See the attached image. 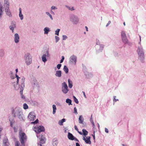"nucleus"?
<instances>
[{"instance_id":"obj_1","label":"nucleus","mask_w":146,"mask_h":146,"mask_svg":"<svg viewBox=\"0 0 146 146\" xmlns=\"http://www.w3.org/2000/svg\"><path fill=\"white\" fill-rule=\"evenodd\" d=\"M19 140L21 146H25V143L27 141V137L25 133L21 131L19 132Z\"/></svg>"},{"instance_id":"obj_2","label":"nucleus","mask_w":146,"mask_h":146,"mask_svg":"<svg viewBox=\"0 0 146 146\" xmlns=\"http://www.w3.org/2000/svg\"><path fill=\"white\" fill-rule=\"evenodd\" d=\"M24 60L26 65H30L32 62V56L31 54L29 53L25 54L24 55Z\"/></svg>"},{"instance_id":"obj_3","label":"nucleus","mask_w":146,"mask_h":146,"mask_svg":"<svg viewBox=\"0 0 146 146\" xmlns=\"http://www.w3.org/2000/svg\"><path fill=\"white\" fill-rule=\"evenodd\" d=\"M69 20L73 24L76 25L79 23V19L77 16L74 14H71L70 16Z\"/></svg>"},{"instance_id":"obj_4","label":"nucleus","mask_w":146,"mask_h":146,"mask_svg":"<svg viewBox=\"0 0 146 146\" xmlns=\"http://www.w3.org/2000/svg\"><path fill=\"white\" fill-rule=\"evenodd\" d=\"M22 112V109L19 107H17L12 110V112L13 116L16 117Z\"/></svg>"},{"instance_id":"obj_5","label":"nucleus","mask_w":146,"mask_h":146,"mask_svg":"<svg viewBox=\"0 0 146 146\" xmlns=\"http://www.w3.org/2000/svg\"><path fill=\"white\" fill-rule=\"evenodd\" d=\"M121 37L122 42L125 44L129 43V41L127 38L126 32L124 31H122L121 33Z\"/></svg>"},{"instance_id":"obj_6","label":"nucleus","mask_w":146,"mask_h":146,"mask_svg":"<svg viewBox=\"0 0 146 146\" xmlns=\"http://www.w3.org/2000/svg\"><path fill=\"white\" fill-rule=\"evenodd\" d=\"M50 55L48 50L44 52L41 56L42 61L44 63L47 61V58L50 56Z\"/></svg>"},{"instance_id":"obj_7","label":"nucleus","mask_w":146,"mask_h":146,"mask_svg":"<svg viewBox=\"0 0 146 146\" xmlns=\"http://www.w3.org/2000/svg\"><path fill=\"white\" fill-rule=\"evenodd\" d=\"M77 57L74 54L71 55L69 58V62L72 65H75L77 62Z\"/></svg>"},{"instance_id":"obj_8","label":"nucleus","mask_w":146,"mask_h":146,"mask_svg":"<svg viewBox=\"0 0 146 146\" xmlns=\"http://www.w3.org/2000/svg\"><path fill=\"white\" fill-rule=\"evenodd\" d=\"M33 130L36 133V135H38V133L44 131V127L42 126H35L33 128Z\"/></svg>"},{"instance_id":"obj_9","label":"nucleus","mask_w":146,"mask_h":146,"mask_svg":"<svg viewBox=\"0 0 146 146\" xmlns=\"http://www.w3.org/2000/svg\"><path fill=\"white\" fill-rule=\"evenodd\" d=\"M62 91L65 94L67 93L69 91L67 84L65 82H64L62 84Z\"/></svg>"},{"instance_id":"obj_10","label":"nucleus","mask_w":146,"mask_h":146,"mask_svg":"<svg viewBox=\"0 0 146 146\" xmlns=\"http://www.w3.org/2000/svg\"><path fill=\"white\" fill-rule=\"evenodd\" d=\"M36 136L38 138L40 143V144H38V146H42V145L41 144H44L45 143L46 141V139L45 138V137L42 135H36Z\"/></svg>"},{"instance_id":"obj_11","label":"nucleus","mask_w":146,"mask_h":146,"mask_svg":"<svg viewBox=\"0 0 146 146\" xmlns=\"http://www.w3.org/2000/svg\"><path fill=\"white\" fill-rule=\"evenodd\" d=\"M36 118V115L34 111L30 112L28 116V119L30 121H34Z\"/></svg>"},{"instance_id":"obj_12","label":"nucleus","mask_w":146,"mask_h":146,"mask_svg":"<svg viewBox=\"0 0 146 146\" xmlns=\"http://www.w3.org/2000/svg\"><path fill=\"white\" fill-rule=\"evenodd\" d=\"M104 46V45L103 44H100L99 46H96V52L99 53L102 52Z\"/></svg>"},{"instance_id":"obj_13","label":"nucleus","mask_w":146,"mask_h":146,"mask_svg":"<svg viewBox=\"0 0 146 146\" xmlns=\"http://www.w3.org/2000/svg\"><path fill=\"white\" fill-rule=\"evenodd\" d=\"M16 28V22L14 21H11V25L9 26V28L12 31L13 33L14 32V29Z\"/></svg>"},{"instance_id":"obj_14","label":"nucleus","mask_w":146,"mask_h":146,"mask_svg":"<svg viewBox=\"0 0 146 146\" xmlns=\"http://www.w3.org/2000/svg\"><path fill=\"white\" fill-rule=\"evenodd\" d=\"M16 77L17 78V82H14L13 84V86L15 90H17L19 88V85L18 84L19 79L20 78L16 74Z\"/></svg>"},{"instance_id":"obj_15","label":"nucleus","mask_w":146,"mask_h":146,"mask_svg":"<svg viewBox=\"0 0 146 146\" xmlns=\"http://www.w3.org/2000/svg\"><path fill=\"white\" fill-rule=\"evenodd\" d=\"M83 139L85 143L87 144L90 145L91 143V137L90 136L83 137Z\"/></svg>"},{"instance_id":"obj_16","label":"nucleus","mask_w":146,"mask_h":146,"mask_svg":"<svg viewBox=\"0 0 146 146\" xmlns=\"http://www.w3.org/2000/svg\"><path fill=\"white\" fill-rule=\"evenodd\" d=\"M14 40L16 44H18L19 42L20 37L19 35L17 33H16L14 35Z\"/></svg>"},{"instance_id":"obj_17","label":"nucleus","mask_w":146,"mask_h":146,"mask_svg":"<svg viewBox=\"0 0 146 146\" xmlns=\"http://www.w3.org/2000/svg\"><path fill=\"white\" fill-rule=\"evenodd\" d=\"M137 52L138 54L145 53L144 50L143 46H137Z\"/></svg>"},{"instance_id":"obj_18","label":"nucleus","mask_w":146,"mask_h":146,"mask_svg":"<svg viewBox=\"0 0 146 146\" xmlns=\"http://www.w3.org/2000/svg\"><path fill=\"white\" fill-rule=\"evenodd\" d=\"M31 85L33 88L37 87L38 82L36 79H33L31 81Z\"/></svg>"},{"instance_id":"obj_19","label":"nucleus","mask_w":146,"mask_h":146,"mask_svg":"<svg viewBox=\"0 0 146 146\" xmlns=\"http://www.w3.org/2000/svg\"><path fill=\"white\" fill-rule=\"evenodd\" d=\"M138 59L141 62H143L145 59V53L138 54Z\"/></svg>"},{"instance_id":"obj_20","label":"nucleus","mask_w":146,"mask_h":146,"mask_svg":"<svg viewBox=\"0 0 146 146\" xmlns=\"http://www.w3.org/2000/svg\"><path fill=\"white\" fill-rule=\"evenodd\" d=\"M25 78L24 77L22 78L21 79V83L20 90H24L25 88Z\"/></svg>"},{"instance_id":"obj_21","label":"nucleus","mask_w":146,"mask_h":146,"mask_svg":"<svg viewBox=\"0 0 146 146\" xmlns=\"http://www.w3.org/2000/svg\"><path fill=\"white\" fill-rule=\"evenodd\" d=\"M17 117L21 121H23L25 120V117L23 114V112Z\"/></svg>"},{"instance_id":"obj_22","label":"nucleus","mask_w":146,"mask_h":146,"mask_svg":"<svg viewBox=\"0 0 146 146\" xmlns=\"http://www.w3.org/2000/svg\"><path fill=\"white\" fill-rule=\"evenodd\" d=\"M5 11L6 13V14L8 15L9 17H11L12 15L10 11L9 7L7 8V9H5Z\"/></svg>"},{"instance_id":"obj_23","label":"nucleus","mask_w":146,"mask_h":146,"mask_svg":"<svg viewBox=\"0 0 146 146\" xmlns=\"http://www.w3.org/2000/svg\"><path fill=\"white\" fill-rule=\"evenodd\" d=\"M4 10L3 6L2 5L0 4V19H1L3 15Z\"/></svg>"},{"instance_id":"obj_24","label":"nucleus","mask_w":146,"mask_h":146,"mask_svg":"<svg viewBox=\"0 0 146 146\" xmlns=\"http://www.w3.org/2000/svg\"><path fill=\"white\" fill-rule=\"evenodd\" d=\"M55 76L58 78H60L62 76V71L60 70H58L56 71Z\"/></svg>"},{"instance_id":"obj_25","label":"nucleus","mask_w":146,"mask_h":146,"mask_svg":"<svg viewBox=\"0 0 146 146\" xmlns=\"http://www.w3.org/2000/svg\"><path fill=\"white\" fill-rule=\"evenodd\" d=\"M44 31V34L47 35L49 32L50 31V28L48 27H45L43 29Z\"/></svg>"},{"instance_id":"obj_26","label":"nucleus","mask_w":146,"mask_h":146,"mask_svg":"<svg viewBox=\"0 0 146 146\" xmlns=\"http://www.w3.org/2000/svg\"><path fill=\"white\" fill-rule=\"evenodd\" d=\"M74 137L73 135L70 132H68V139L71 140H73Z\"/></svg>"},{"instance_id":"obj_27","label":"nucleus","mask_w":146,"mask_h":146,"mask_svg":"<svg viewBox=\"0 0 146 146\" xmlns=\"http://www.w3.org/2000/svg\"><path fill=\"white\" fill-rule=\"evenodd\" d=\"M4 6L7 7V8L9 7V0H4Z\"/></svg>"},{"instance_id":"obj_28","label":"nucleus","mask_w":146,"mask_h":146,"mask_svg":"<svg viewBox=\"0 0 146 146\" xmlns=\"http://www.w3.org/2000/svg\"><path fill=\"white\" fill-rule=\"evenodd\" d=\"M19 17L21 20H23V16L22 13V9L21 8H19Z\"/></svg>"},{"instance_id":"obj_29","label":"nucleus","mask_w":146,"mask_h":146,"mask_svg":"<svg viewBox=\"0 0 146 146\" xmlns=\"http://www.w3.org/2000/svg\"><path fill=\"white\" fill-rule=\"evenodd\" d=\"M9 120L10 122L11 126V127H12L14 123V121L13 118L12 117H9Z\"/></svg>"},{"instance_id":"obj_30","label":"nucleus","mask_w":146,"mask_h":146,"mask_svg":"<svg viewBox=\"0 0 146 146\" xmlns=\"http://www.w3.org/2000/svg\"><path fill=\"white\" fill-rule=\"evenodd\" d=\"M84 118L82 115H80L79 116L78 121L79 123L80 124H82L83 123L84 121Z\"/></svg>"},{"instance_id":"obj_31","label":"nucleus","mask_w":146,"mask_h":146,"mask_svg":"<svg viewBox=\"0 0 146 146\" xmlns=\"http://www.w3.org/2000/svg\"><path fill=\"white\" fill-rule=\"evenodd\" d=\"M52 108L53 110L52 114H54L56 113L57 110L56 106L54 104L52 106Z\"/></svg>"},{"instance_id":"obj_32","label":"nucleus","mask_w":146,"mask_h":146,"mask_svg":"<svg viewBox=\"0 0 146 146\" xmlns=\"http://www.w3.org/2000/svg\"><path fill=\"white\" fill-rule=\"evenodd\" d=\"M66 121V119H63L59 121L58 122V124L60 125H62L63 123Z\"/></svg>"},{"instance_id":"obj_33","label":"nucleus","mask_w":146,"mask_h":146,"mask_svg":"<svg viewBox=\"0 0 146 146\" xmlns=\"http://www.w3.org/2000/svg\"><path fill=\"white\" fill-rule=\"evenodd\" d=\"M68 85L69 88H71L73 86L72 82L70 79L68 80Z\"/></svg>"},{"instance_id":"obj_34","label":"nucleus","mask_w":146,"mask_h":146,"mask_svg":"<svg viewBox=\"0 0 146 146\" xmlns=\"http://www.w3.org/2000/svg\"><path fill=\"white\" fill-rule=\"evenodd\" d=\"M65 6L69 10L72 11L75 10L74 8L73 7L69 6L67 5H66Z\"/></svg>"},{"instance_id":"obj_35","label":"nucleus","mask_w":146,"mask_h":146,"mask_svg":"<svg viewBox=\"0 0 146 146\" xmlns=\"http://www.w3.org/2000/svg\"><path fill=\"white\" fill-rule=\"evenodd\" d=\"M82 135L84 136V137H86V136L88 135V132L85 129H83L82 130Z\"/></svg>"},{"instance_id":"obj_36","label":"nucleus","mask_w":146,"mask_h":146,"mask_svg":"<svg viewBox=\"0 0 146 146\" xmlns=\"http://www.w3.org/2000/svg\"><path fill=\"white\" fill-rule=\"evenodd\" d=\"M63 70L66 74H68V69L67 67L64 66L63 68Z\"/></svg>"},{"instance_id":"obj_37","label":"nucleus","mask_w":146,"mask_h":146,"mask_svg":"<svg viewBox=\"0 0 146 146\" xmlns=\"http://www.w3.org/2000/svg\"><path fill=\"white\" fill-rule=\"evenodd\" d=\"M5 54V52L2 49H0V56L2 57Z\"/></svg>"},{"instance_id":"obj_38","label":"nucleus","mask_w":146,"mask_h":146,"mask_svg":"<svg viewBox=\"0 0 146 146\" xmlns=\"http://www.w3.org/2000/svg\"><path fill=\"white\" fill-rule=\"evenodd\" d=\"M66 102L67 104H68L69 105H70L72 104H71L72 101L69 99L68 98L66 99Z\"/></svg>"},{"instance_id":"obj_39","label":"nucleus","mask_w":146,"mask_h":146,"mask_svg":"<svg viewBox=\"0 0 146 146\" xmlns=\"http://www.w3.org/2000/svg\"><path fill=\"white\" fill-rule=\"evenodd\" d=\"M46 14L48 16L50 17L51 20H53V18L52 15L50 14L49 12H46Z\"/></svg>"},{"instance_id":"obj_40","label":"nucleus","mask_w":146,"mask_h":146,"mask_svg":"<svg viewBox=\"0 0 146 146\" xmlns=\"http://www.w3.org/2000/svg\"><path fill=\"white\" fill-rule=\"evenodd\" d=\"M60 31V29H57L55 31V34L57 36H58Z\"/></svg>"},{"instance_id":"obj_41","label":"nucleus","mask_w":146,"mask_h":146,"mask_svg":"<svg viewBox=\"0 0 146 146\" xmlns=\"http://www.w3.org/2000/svg\"><path fill=\"white\" fill-rule=\"evenodd\" d=\"M23 90H21L20 91V93L21 94V98L23 99H25V96L23 94Z\"/></svg>"},{"instance_id":"obj_42","label":"nucleus","mask_w":146,"mask_h":146,"mask_svg":"<svg viewBox=\"0 0 146 146\" xmlns=\"http://www.w3.org/2000/svg\"><path fill=\"white\" fill-rule=\"evenodd\" d=\"M23 108L24 110H26L28 108V105L26 103H24L23 105Z\"/></svg>"},{"instance_id":"obj_43","label":"nucleus","mask_w":146,"mask_h":146,"mask_svg":"<svg viewBox=\"0 0 146 146\" xmlns=\"http://www.w3.org/2000/svg\"><path fill=\"white\" fill-rule=\"evenodd\" d=\"M90 121L92 123V124L93 127H95V124H94V123L93 119H92V115L91 116V118H90Z\"/></svg>"},{"instance_id":"obj_44","label":"nucleus","mask_w":146,"mask_h":146,"mask_svg":"<svg viewBox=\"0 0 146 146\" xmlns=\"http://www.w3.org/2000/svg\"><path fill=\"white\" fill-rule=\"evenodd\" d=\"M55 42H57L59 40L60 38L59 37L57 36H55Z\"/></svg>"},{"instance_id":"obj_45","label":"nucleus","mask_w":146,"mask_h":146,"mask_svg":"<svg viewBox=\"0 0 146 146\" xmlns=\"http://www.w3.org/2000/svg\"><path fill=\"white\" fill-rule=\"evenodd\" d=\"M73 97L74 100V101L76 103V104H78L79 103V102H78V99L74 96H73Z\"/></svg>"},{"instance_id":"obj_46","label":"nucleus","mask_w":146,"mask_h":146,"mask_svg":"<svg viewBox=\"0 0 146 146\" xmlns=\"http://www.w3.org/2000/svg\"><path fill=\"white\" fill-rule=\"evenodd\" d=\"M139 37L140 40H139V41L138 42V45L137 46H142L141 44V36L140 35H139Z\"/></svg>"},{"instance_id":"obj_47","label":"nucleus","mask_w":146,"mask_h":146,"mask_svg":"<svg viewBox=\"0 0 146 146\" xmlns=\"http://www.w3.org/2000/svg\"><path fill=\"white\" fill-rule=\"evenodd\" d=\"M116 96H113V103H115V102H116L117 101H118L119 100L118 99H117L116 98Z\"/></svg>"},{"instance_id":"obj_48","label":"nucleus","mask_w":146,"mask_h":146,"mask_svg":"<svg viewBox=\"0 0 146 146\" xmlns=\"http://www.w3.org/2000/svg\"><path fill=\"white\" fill-rule=\"evenodd\" d=\"M62 40H65L68 38L67 36L66 35H62Z\"/></svg>"},{"instance_id":"obj_49","label":"nucleus","mask_w":146,"mask_h":146,"mask_svg":"<svg viewBox=\"0 0 146 146\" xmlns=\"http://www.w3.org/2000/svg\"><path fill=\"white\" fill-rule=\"evenodd\" d=\"M61 66H62L61 64H58L57 65L56 67L58 70H59L60 69Z\"/></svg>"},{"instance_id":"obj_50","label":"nucleus","mask_w":146,"mask_h":146,"mask_svg":"<svg viewBox=\"0 0 146 146\" xmlns=\"http://www.w3.org/2000/svg\"><path fill=\"white\" fill-rule=\"evenodd\" d=\"M68 129L67 127H64V132L65 133L67 132L68 131Z\"/></svg>"},{"instance_id":"obj_51","label":"nucleus","mask_w":146,"mask_h":146,"mask_svg":"<svg viewBox=\"0 0 146 146\" xmlns=\"http://www.w3.org/2000/svg\"><path fill=\"white\" fill-rule=\"evenodd\" d=\"M57 9V8L56 7L54 6H52L51 7V10H55Z\"/></svg>"},{"instance_id":"obj_52","label":"nucleus","mask_w":146,"mask_h":146,"mask_svg":"<svg viewBox=\"0 0 146 146\" xmlns=\"http://www.w3.org/2000/svg\"><path fill=\"white\" fill-rule=\"evenodd\" d=\"M96 46H98V45H99L100 44V42L99 40L98 39L96 40Z\"/></svg>"},{"instance_id":"obj_53","label":"nucleus","mask_w":146,"mask_h":146,"mask_svg":"<svg viewBox=\"0 0 146 146\" xmlns=\"http://www.w3.org/2000/svg\"><path fill=\"white\" fill-rule=\"evenodd\" d=\"M58 143L57 141H54L53 142V145L54 146H57Z\"/></svg>"},{"instance_id":"obj_54","label":"nucleus","mask_w":146,"mask_h":146,"mask_svg":"<svg viewBox=\"0 0 146 146\" xmlns=\"http://www.w3.org/2000/svg\"><path fill=\"white\" fill-rule=\"evenodd\" d=\"M74 113L76 114H78V112L77 111V109L76 107H74Z\"/></svg>"},{"instance_id":"obj_55","label":"nucleus","mask_w":146,"mask_h":146,"mask_svg":"<svg viewBox=\"0 0 146 146\" xmlns=\"http://www.w3.org/2000/svg\"><path fill=\"white\" fill-rule=\"evenodd\" d=\"M64 56H62V59H61V60L60 61V63H62V62H63L64 61Z\"/></svg>"},{"instance_id":"obj_56","label":"nucleus","mask_w":146,"mask_h":146,"mask_svg":"<svg viewBox=\"0 0 146 146\" xmlns=\"http://www.w3.org/2000/svg\"><path fill=\"white\" fill-rule=\"evenodd\" d=\"M38 122V120L37 119L35 121L31 122L32 124H36Z\"/></svg>"},{"instance_id":"obj_57","label":"nucleus","mask_w":146,"mask_h":146,"mask_svg":"<svg viewBox=\"0 0 146 146\" xmlns=\"http://www.w3.org/2000/svg\"><path fill=\"white\" fill-rule=\"evenodd\" d=\"M20 143L19 141H17L15 143V146H19Z\"/></svg>"},{"instance_id":"obj_58","label":"nucleus","mask_w":146,"mask_h":146,"mask_svg":"<svg viewBox=\"0 0 146 146\" xmlns=\"http://www.w3.org/2000/svg\"><path fill=\"white\" fill-rule=\"evenodd\" d=\"M105 132L107 133H108L109 131H108V129L107 128H105Z\"/></svg>"},{"instance_id":"obj_59","label":"nucleus","mask_w":146,"mask_h":146,"mask_svg":"<svg viewBox=\"0 0 146 146\" xmlns=\"http://www.w3.org/2000/svg\"><path fill=\"white\" fill-rule=\"evenodd\" d=\"M111 23V21H109L108 23L107 24L106 27H107Z\"/></svg>"},{"instance_id":"obj_60","label":"nucleus","mask_w":146,"mask_h":146,"mask_svg":"<svg viewBox=\"0 0 146 146\" xmlns=\"http://www.w3.org/2000/svg\"><path fill=\"white\" fill-rule=\"evenodd\" d=\"M74 128L75 130H76L77 131H78V129L76 125H75L74 127Z\"/></svg>"},{"instance_id":"obj_61","label":"nucleus","mask_w":146,"mask_h":146,"mask_svg":"<svg viewBox=\"0 0 146 146\" xmlns=\"http://www.w3.org/2000/svg\"><path fill=\"white\" fill-rule=\"evenodd\" d=\"M74 140L75 141H78V140L75 137H74Z\"/></svg>"},{"instance_id":"obj_62","label":"nucleus","mask_w":146,"mask_h":146,"mask_svg":"<svg viewBox=\"0 0 146 146\" xmlns=\"http://www.w3.org/2000/svg\"><path fill=\"white\" fill-rule=\"evenodd\" d=\"M13 128H14V131L15 132H17V129L16 128H15V127H14Z\"/></svg>"},{"instance_id":"obj_63","label":"nucleus","mask_w":146,"mask_h":146,"mask_svg":"<svg viewBox=\"0 0 146 146\" xmlns=\"http://www.w3.org/2000/svg\"><path fill=\"white\" fill-rule=\"evenodd\" d=\"M82 93H83V95H84V97L85 98H86V95L85 94V92H83V91L82 92Z\"/></svg>"},{"instance_id":"obj_64","label":"nucleus","mask_w":146,"mask_h":146,"mask_svg":"<svg viewBox=\"0 0 146 146\" xmlns=\"http://www.w3.org/2000/svg\"><path fill=\"white\" fill-rule=\"evenodd\" d=\"M76 146H80V145L78 143H76Z\"/></svg>"}]
</instances>
